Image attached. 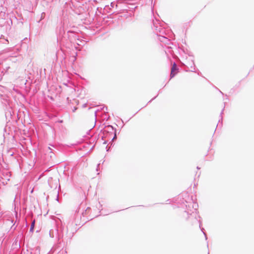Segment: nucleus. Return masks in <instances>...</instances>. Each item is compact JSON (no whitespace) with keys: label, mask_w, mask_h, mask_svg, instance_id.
Here are the masks:
<instances>
[{"label":"nucleus","mask_w":254,"mask_h":254,"mask_svg":"<svg viewBox=\"0 0 254 254\" xmlns=\"http://www.w3.org/2000/svg\"><path fill=\"white\" fill-rule=\"evenodd\" d=\"M177 70L178 68L177 67L176 64L174 63L172 66V67L171 68V77H173L175 76V75L177 73Z\"/></svg>","instance_id":"nucleus-1"},{"label":"nucleus","mask_w":254,"mask_h":254,"mask_svg":"<svg viewBox=\"0 0 254 254\" xmlns=\"http://www.w3.org/2000/svg\"><path fill=\"white\" fill-rule=\"evenodd\" d=\"M34 225H35V220H34L32 222V224L31 225V227H30V231H32L34 229Z\"/></svg>","instance_id":"nucleus-2"}]
</instances>
